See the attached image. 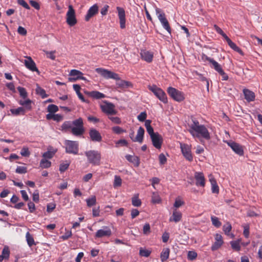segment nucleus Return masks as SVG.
Instances as JSON below:
<instances>
[{"label": "nucleus", "instance_id": "f257e3e1", "mask_svg": "<svg viewBox=\"0 0 262 262\" xmlns=\"http://www.w3.org/2000/svg\"><path fill=\"white\" fill-rule=\"evenodd\" d=\"M62 130L67 132L71 129V133L75 136H81L84 132V124L82 118H79L73 121H65L61 125Z\"/></svg>", "mask_w": 262, "mask_h": 262}, {"label": "nucleus", "instance_id": "f03ea898", "mask_svg": "<svg viewBox=\"0 0 262 262\" xmlns=\"http://www.w3.org/2000/svg\"><path fill=\"white\" fill-rule=\"evenodd\" d=\"M191 129L189 132L194 136L193 132L197 133L200 135L201 137H203L206 140H209L210 138L209 133L208 132L206 127L203 125H199V122L197 121H193V124L190 126Z\"/></svg>", "mask_w": 262, "mask_h": 262}, {"label": "nucleus", "instance_id": "7ed1b4c3", "mask_svg": "<svg viewBox=\"0 0 262 262\" xmlns=\"http://www.w3.org/2000/svg\"><path fill=\"white\" fill-rule=\"evenodd\" d=\"M90 163L94 165H99L100 164L101 154L98 151L89 150L85 152Z\"/></svg>", "mask_w": 262, "mask_h": 262}, {"label": "nucleus", "instance_id": "20e7f679", "mask_svg": "<svg viewBox=\"0 0 262 262\" xmlns=\"http://www.w3.org/2000/svg\"><path fill=\"white\" fill-rule=\"evenodd\" d=\"M148 89L160 101L164 103L167 102V98L166 94L161 89L157 87L156 85H149Z\"/></svg>", "mask_w": 262, "mask_h": 262}, {"label": "nucleus", "instance_id": "39448f33", "mask_svg": "<svg viewBox=\"0 0 262 262\" xmlns=\"http://www.w3.org/2000/svg\"><path fill=\"white\" fill-rule=\"evenodd\" d=\"M167 91L168 95L176 101L181 102L185 98L183 93L174 88L169 87Z\"/></svg>", "mask_w": 262, "mask_h": 262}, {"label": "nucleus", "instance_id": "423d86ee", "mask_svg": "<svg viewBox=\"0 0 262 262\" xmlns=\"http://www.w3.org/2000/svg\"><path fill=\"white\" fill-rule=\"evenodd\" d=\"M66 22L70 26H73L77 23L75 11L72 5L68 6V11L66 15Z\"/></svg>", "mask_w": 262, "mask_h": 262}, {"label": "nucleus", "instance_id": "0eeeda50", "mask_svg": "<svg viewBox=\"0 0 262 262\" xmlns=\"http://www.w3.org/2000/svg\"><path fill=\"white\" fill-rule=\"evenodd\" d=\"M66 152L68 154H72L74 155H77L78 152V146L79 144L78 142L66 140Z\"/></svg>", "mask_w": 262, "mask_h": 262}, {"label": "nucleus", "instance_id": "6e6552de", "mask_svg": "<svg viewBox=\"0 0 262 262\" xmlns=\"http://www.w3.org/2000/svg\"><path fill=\"white\" fill-rule=\"evenodd\" d=\"M96 71L106 79L111 78L116 80L120 79L118 74L103 68H97Z\"/></svg>", "mask_w": 262, "mask_h": 262}, {"label": "nucleus", "instance_id": "1a4fd4ad", "mask_svg": "<svg viewBox=\"0 0 262 262\" xmlns=\"http://www.w3.org/2000/svg\"><path fill=\"white\" fill-rule=\"evenodd\" d=\"M180 148L185 158L189 161H192L193 157L191 153V149L190 146L184 143H180Z\"/></svg>", "mask_w": 262, "mask_h": 262}, {"label": "nucleus", "instance_id": "9d476101", "mask_svg": "<svg viewBox=\"0 0 262 262\" xmlns=\"http://www.w3.org/2000/svg\"><path fill=\"white\" fill-rule=\"evenodd\" d=\"M83 73L77 70H72L70 72V76H76L75 77H69V81L71 82L75 81L78 79L86 80V78L82 76Z\"/></svg>", "mask_w": 262, "mask_h": 262}, {"label": "nucleus", "instance_id": "9b49d317", "mask_svg": "<svg viewBox=\"0 0 262 262\" xmlns=\"http://www.w3.org/2000/svg\"><path fill=\"white\" fill-rule=\"evenodd\" d=\"M112 234V231L110 228L107 226H104L103 229L98 230L96 234L95 237L101 238L104 236L109 237Z\"/></svg>", "mask_w": 262, "mask_h": 262}, {"label": "nucleus", "instance_id": "f8f14e48", "mask_svg": "<svg viewBox=\"0 0 262 262\" xmlns=\"http://www.w3.org/2000/svg\"><path fill=\"white\" fill-rule=\"evenodd\" d=\"M153 146L157 149L161 148L163 143V138L158 133L154 136L150 137Z\"/></svg>", "mask_w": 262, "mask_h": 262}, {"label": "nucleus", "instance_id": "ddd939ff", "mask_svg": "<svg viewBox=\"0 0 262 262\" xmlns=\"http://www.w3.org/2000/svg\"><path fill=\"white\" fill-rule=\"evenodd\" d=\"M105 103V105L101 106L103 112L108 115H116L117 112L114 109L115 105L110 102Z\"/></svg>", "mask_w": 262, "mask_h": 262}, {"label": "nucleus", "instance_id": "4468645a", "mask_svg": "<svg viewBox=\"0 0 262 262\" xmlns=\"http://www.w3.org/2000/svg\"><path fill=\"white\" fill-rule=\"evenodd\" d=\"M117 10L118 13L120 28L124 29L126 22L125 11L123 8L120 7H117Z\"/></svg>", "mask_w": 262, "mask_h": 262}, {"label": "nucleus", "instance_id": "2eb2a0df", "mask_svg": "<svg viewBox=\"0 0 262 262\" xmlns=\"http://www.w3.org/2000/svg\"><path fill=\"white\" fill-rule=\"evenodd\" d=\"M91 140L93 142H100L102 141V137L100 133L95 128H91L89 131Z\"/></svg>", "mask_w": 262, "mask_h": 262}, {"label": "nucleus", "instance_id": "dca6fc26", "mask_svg": "<svg viewBox=\"0 0 262 262\" xmlns=\"http://www.w3.org/2000/svg\"><path fill=\"white\" fill-rule=\"evenodd\" d=\"M227 144L237 155L239 156H243L244 155V150L242 146L239 144L233 141L228 142Z\"/></svg>", "mask_w": 262, "mask_h": 262}, {"label": "nucleus", "instance_id": "f3484780", "mask_svg": "<svg viewBox=\"0 0 262 262\" xmlns=\"http://www.w3.org/2000/svg\"><path fill=\"white\" fill-rule=\"evenodd\" d=\"M26 58L27 59L25 60L24 61L25 66L30 71L32 72H36L39 74V72L36 66L35 63L32 59L30 57L28 56L26 57Z\"/></svg>", "mask_w": 262, "mask_h": 262}, {"label": "nucleus", "instance_id": "a211bd4d", "mask_svg": "<svg viewBox=\"0 0 262 262\" xmlns=\"http://www.w3.org/2000/svg\"><path fill=\"white\" fill-rule=\"evenodd\" d=\"M194 178L196 180L195 185L198 186L204 187L205 185V179L204 174L200 172H195Z\"/></svg>", "mask_w": 262, "mask_h": 262}, {"label": "nucleus", "instance_id": "6ab92c4d", "mask_svg": "<svg viewBox=\"0 0 262 262\" xmlns=\"http://www.w3.org/2000/svg\"><path fill=\"white\" fill-rule=\"evenodd\" d=\"M98 13V6L95 4L90 8L85 16V20L88 21L90 18Z\"/></svg>", "mask_w": 262, "mask_h": 262}, {"label": "nucleus", "instance_id": "aec40b11", "mask_svg": "<svg viewBox=\"0 0 262 262\" xmlns=\"http://www.w3.org/2000/svg\"><path fill=\"white\" fill-rule=\"evenodd\" d=\"M215 242L211 246L212 251L217 250L223 244L222 236L219 234H216L215 236Z\"/></svg>", "mask_w": 262, "mask_h": 262}, {"label": "nucleus", "instance_id": "412c9836", "mask_svg": "<svg viewBox=\"0 0 262 262\" xmlns=\"http://www.w3.org/2000/svg\"><path fill=\"white\" fill-rule=\"evenodd\" d=\"M202 59L204 62L206 61H209V63L211 64L210 67L212 68H213L214 70L216 69L217 68H219V66H220V64L216 61H215L213 59L208 57L205 54H202Z\"/></svg>", "mask_w": 262, "mask_h": 262}, {"label": "nucleus", "instance_id": "4be33fe9", "mask_svg": "<svg viewBox=\"0 0 262 262\" xmlns=\"http://www.w3.org/2000/svg\"><path fill=\"white\" fill-rule=\"evenodd\" d=\"M243 93L245 99L248 102L253 101L255 100V95L253 92L249 90V89H244L243 90Z\"/></svg>", "mask_w": 262, "mask_h": 262}, {"label": "nucleus", "instance_id": "5701e85b", "mask_svg": "<svg viewBox=\"0 0 262 262\" xmlns=\"http://www.w3.org/2000/svg\"><path fill=\"white\" fill-rule=\"evenodd\" d=\"M142 59L148 62H150L153 58V54L146 50H142L140 53Z\"/></svg>", "mask_w": 262, "mask_h": 262}, {"label": "nucleus", "instance_id": "b1692460", "mask_svg": "<svg viewBox=\"0 0 262 262\" xmlns=\"http://www.w3.org/2000/svg\"><path fill=\"white\" fill-rule=\"evenodd\" d=\"M144 129L140 126L138 130L137 135L135 138L134 139H133V142H138L139 143H142L143 140V137L144 135Z\"/></svg>", "mask_w": 262, "mask_h": 262}, {"label": "nucleus", "instance_id": "393cba45", "mask_svg": "<svg viewBox=\"0 0 262 262\" xmlns=\"http://www.w3.org/2000/svg\"><path fill=\"white\" fill-rule=\"evenodd\" d=\"M182 216V213L175 209L173 211L172 216L169 219V221L174 222L176 223L179 222L181 220Z\"/></svg>", "mask_w": 262, "mask_h": 262}, {"label": "nucleus", "instance_id": "a878e982", "mask_svg": "<svg viewBox=\"0 0 262 262\" xmlns=\"http://www.w3.org/2000/svg\"><path fill=\"white\" fill-rule=\"evenodd\" d=\"M209 181L211 184V190L212 193H218L219 192V188L217 185L215 179L214 178V177L210 174L209 176Z\"/></svg>", "mask_w": 262, "mask_h": 262}, {"label": "nucleus", "instance_id": "bb28decb", "mask_svg": "<svg viewBox=\"0 0 262 262\" xmlns=\"http://www.w3.org/2000/svg\"><path fill=\"white\" fill-rule=\"evenodd\" d=\"M125 158L127 161L132 163L135 166H139L140 164V159L138 157L128 155L125 156Z\"/></svg>", "mask_w": 262, "mask_h": 262}, {"label": "nucleus", "instance_id": "cd10ccee", "mask_svg": "<svg viewBox=\"0 0 262 262\" xmlns=\"http://www.w3.org/2000/svg\"><path fill=\"white\" fill-rule=\"evenodd\" d=\"M85 93L88 94L91 97L97 99L103 98L105 97L104 94L98 91L88 92H85Z\"/></svg>", "mask_w": 262, "mask_h": 262}, {"label": "nucleus", "instance_id": "c85d7f7f", "mask_svg": "<svg viewBox=\"0 0 262 262\" xmlns=\"http://www.w3.org/2000/svg\"><path fill=\"white\" fill-rule=\"evenodd\" d=\"M10 249L8 246H5L1 254V261L3 259L8 260L10 256Z\"/></svg>", "mask_w": 262, "mask_h": 262}, {"label": "nucleus", "instance_id": "c756f323", "mask_svg": "<svg viewBox=\"0 0 262 262\" xmlns=\"http://www.w3.org/2000/svg\"><path fill=\"white\" fill-rule=\"evenodd\" d=\"M170 250L169 248H166L163 249L160 255L161 261H165L169 257Z\"/></svg>", "mask_w": 262, "mask_h": 262}, {"label": "nucleus", "instance_id": "7c9ffc66", "mask_svg": "<svg viewBox=\"0 0 262 262\" xmlns=\"http://www.w3.org/2000/svg\"><path fill=\"white\" fill-rule=\"evenodd\" d=\"M73 89L76 92L79 98L82 101V102H86V100L84 99L83 96L82 94L80 93V90L81 89L80 86L78 84H74L73 85Z\"/></svg>", "mask_w": 262, "mask_h": 262}, {"label": "nucleus", "instance_id": "2f4dec72", "mask_svg": "<svg viewBox=\"0 0 262 262\" xmlns=\"http://www.w3.org/2000/svg\"><path fill=\"white\" fill-rule=\"evenodd\" d=\"M19 104L22 106H24L26 109L30 110L31 109V103L32 101L29 99H27L25 100H20L19 101Z\"/></svg>", "mask_w": 262, "mask_h": 262}, {"label": "nucleus", "instance_id": "473e14b6", "mask_svg": "<svg viewBox=\"0 0 262 262\" xmlns=\"http://www.w3.org/2000/svg\"><path fill=\"white\" fill-rule=\"evenodd\" d=\"M10 111L13 115L15 116L24 115L26 112L25 109L23 107H19L16 109H11Z\"/></svg>", "mask_w": 262, "mask_h": 262}, {"label": "nucleus", "instance_id": "72a5a7b5", "mask_svg": "<svg viewBox=\"0 0 262 262\" xmlns=\"http://www.w3.org/2000/svg\"><path fill=\"white\" fill-rule=\"evenodd\" d=\"M132 205L135 207H139L141 205V201L139 199V194H135L132 199Z\"/></svg>", "mask_w": 262, "mask_h": 262}, {"label": "nucleus", "instance_id": "f704fd0d", "mask_svg": "<svg viewBox=\"0 0 262 262\" xmlns=\"http://www.w3.org/2000/svg\"><path fill=\"white\" fill-rule=\"evenodd\" d=\"M26 237L27 244L30 247H32L33 245H35L33 236L29 232H27Z\"/></svg>", "mask_w": 262, "mask_h": 262}, {"label": "nucleus", "instance_id": "c9c22d12", "mask_svg": "<svg viewBox=\"0 0 262 262\" xmlns=\"http://www.w3.org/2000/svg\"><path fill=\"white\" fill-rule=\"evenodd\" d=\"M36 93L37 94L40 95L42 98H46L48 96L47 94H46L45 90L40 87L38 85H37Z\"/></svg>", "mask_w": 262, "mask_h": 262}, {"label": "nucleus", "instance_id": "e433bc0d", "mask_svg": "<svg viewBox=\"0 0 262 262\" xmlns=\"http://www.w3.org/2000/svg\"><path fill=\"white\" fill-rule=\"evenodd\" d=\"M160 22L162 24L164 28H165L169 33H171V28L167 19L165 18L164 19L160 20Z\"/></svg>", "mask_w": 262, "mask_h": 262}, {"label": "nucleus", "instance_id": "4c0bfd02", "mask_svg": "<svg viewBox=\"0 0 262 262\" xmlns=\"http://www.w3.org/2000/svg\"><path fill=\"white\" fill-rule=\"evenodd\" d=\"M17 90L20 97H21L24 99H26L28 97V93L26 89L23 87L18 86L17 88Z\"/></svg>", "mask_w": 262, "mask_h": 262}, {"label": "nucleus", "instance_id": "58836bf2", "mask_svg": "<svg viewBox=\"0 0 262 262\" xmlns=\"http://www.w3.org/2000/svg\"><path fill=\"white\" fill-rule=\"evenodd\" d=\"M51 165V162L45 159H42L40 162V166L43 168H49Z\"/></svg>", "mask_w": 262, "mask_h": 262}, {"label": "nucleus", "instance_id": "ea45409f", "mask_svg": "<svg viewBox=\"0 0 262 262\" xmlns=\"http://www.w3.org/2000/svg\"><path fill=\"white\" fill-rule=\"evenodd\" d=\"M231 247L233 249L236 251H239L241 250V246L239 245V240L235 241H231L230 242Z\"/></svg>", "mask_w": 262, "mask_h": 262}, {"label": "nucleus", "instance_id": "a19ab883", "mask_svg": "<svg viewBox=\"0 0 262 262\" xmlns=\"http://www.w3.org/2000/svg\"><path fill=\"white\" fill-rule=\"evenodd\" d=\"M232 226L230 223H226L223 227V231L225 233L228 235H229V232L231 230Z\"/></svg>", "mask_w": 262, "mask_h": 262}, {"label": "nucleus", "instance_id": "79ce46f5", "mask_svg": "<svg viewBox=\"0 0 262 262\" xmlns=\"http://www.w3.org/2000/svg\"><path fill=\"white\" fill-rule=\"evenodd\" d=\"M116 84L118 87L121 88H127L131 85L129 82L125 80H121L117 82Z\"/></svg>", "mask_w": 262, "mask_h": 262}, {"label": "nucleus", "instance_id": "37998d69", "mask_svg": "<svg viewBox=\"0 0 262 262\" xmlns=\"http://www.w3.org/2000/svg\"><path fill=\"white\" fill-rule=\"evenodd\" d=\"M47 111L50 113H54L58 111V107L57 105L54 104H50L47 107Z\"/></svg>", "mask_w": 262, "mask_h": 262}, {"label": "nucleus", "instance_id": "c03bdc74", "mask_svg": "<svg viewBox=\"0 0 262 262\" xmlns=\"http://www.w3.org/2000/svg\"><path fill=\"white\" fill-rule=\"evenodd\" d=\"M87 205L89 207L94 206L96 203V199L95 196H93L92 198L86 199V200Z\"/></svg>", "mask_w": 262, "mask_h": 262}, {"label": "nucleus", "instance_id": "a18cd8bd", "mask_svg": "<svg viewBox=\"0 0 262 262\" xmlns=\"http://www.w3.org/2000/svg\"><path fill=\"white\" fill-rule=\"evenodd\" d=\"M212 224L216 227H220L222 223L219 221V219L216 216H211V217Z\"/></svg>", "mask_w": 262, "mask_h": 262}, {"label": "nucleus", "instance_id": "49530a36", "mask_svg": "<svg viewBox=\"0 0 262 262\" xmlns=\"http://www.w3.org/2000/svg\"><path fill=\"white\" fill-rule=\"evenodd\" d=\"M153 203H159L161 202L160 198L157 192H153L151 196Z\"/></svg>", "mask_w": 262, "mask_h": 262}, {"label": "nucleus", "instance_id": "de8ad7c7", "mask_svg": "<svg viewBox=\"0 0 262 262\" xmlns=\"http://www.w3.org/2000/svg\"><path fill=\"white\" fill-rule=\"evenodd\" d=\"M156 12L157 14H158V17L160 21L166 18L165 14L164 13L162 12V10L160 9L157 8L156 9Z\"/></svg>", "mask_w": 262, "mask_h": 262}, {"label": "nucleus", "instance_id": "09e8293b", "mask_svg": "<svg viewBox=\"0 0 262 262\" xmlns=\"http://www.w3.org/2000/svg\"><path fill=\"white\" fill-rule=\"evenodd\" d=\"M151 253V251L146 249H143L142 248H140L139 251V254L141 256H144L147 257H148Z\"/></svg>", "mask_w": 262, "mask_h": 262}, {"label": "nucleus", "instance_id": "8fccbe9b", "mask_svg": "<svg viewBox=\"0 0 262 262\" xmlns=\"http://www.w3.org/2000/svg\"><path fill=\"white\" fill-rule=\"evenodd\" d=\"M122 184V180L119 176H115L114 182V187H117L120 186Z\"/></svg>", "mask_w": 262, "mask_h": 262}, {"label": "nucleus", "instance_id": "3c124183", "mask_svg": "<svg viewBox=\"0 0 262 262\" xmlns=\"http://www.w3.org/2000/svg\"><path fill=\"white\" fill-rule=\"evenodd\" d=\"M197 257V253L195 251H190L188 253L187 257L188 259L190 260H193L195 259Z\"/></svg>", "mask_w": 262, "mask_h": 262}, {"label": "nucleus", "instance_id": "603ef678", "mask_svg": "<svg viewBox=\"0 0 262 262\" xmlns=\"http://www.w3.org/2000/svg\"><path fill=\"white\" fill-rule=\"evenodd\" d=\"M143 232L145 235H148L150 233V227L149 224L147 223L144 225Z\"/></svg>", "mask_w": 262, "mask_h": 262}, {"label": "nucleus", "instance_id": "864d4df0", "mask_svg": "<svg viewBox=\"0 0 262 262\" xmlns=\"http://www.w3.org/2000/svg\"><path fill=\"white\" fill-rule=\"evenodd\" d=\"M15 171L17 173H25L27 172V167L25 166H18L16 168Z\"/></svg>", "mask_w": 262, "mask_h": 262}, {"label": "nucleus", "instance_id": "5fc2aeb1", "mask_svg": "<svg viewBox=\"0 0 262 262\" xmlns=\"http://www.w3.org/2000/svg\"><path fill=\"white\" fill-rule=\"evenodd\" d=\"M70 165V163H61L59 167V171L60 172H63L65 171L68 168Z\"/></svg>", "mask_w": 262, "mask_h": 262}, {"label": "nucleus", "instance_id": "6e6d98bb", "mask_svg": "<svg viewBox=\"0 0 262 262\" xmlns=\"http://www.w3.org/2000/svg\"><path fill=\"white\" fill-rule=\"evenodd\" d=\"M147 114L145 112H141L137 117L138 119L141 121L143 122L146 120Z\"/></svg>", "mask_w": 262, "mask_h": 262}, {"label": "nucleus", "instance_id": "4d7b16f0", "mask_svg": "<svg viewBox=\"0 0 262 262\" xmlns=\"http://www.w3.org/2000/svg\"><path fill=\"white\" fill-rule=\"evenodd\" d=\"M159 160L161 165H164L166 163L167 159L163 154H161L159 156Z\"/></svg>", "mask_w": 262, "mask_h": 262}, {"label": "nucleus", "instance_id": "13d9d810", "mask_svg": "<svg viewBox=\"0 0 262 262\" xmlns=\"http://www.w3.org/2000/svg\"><path fill=\"white\" fill-rule=\"evenodd\" d=\"M54 154L53 152L47 151L43 153L42 157H43V159H51L53 157Z\"/></svg>", "mask_w": 262, "mask_h": 262}, {"label": "nucleus", "instance_id": "bf43d9fd", "mask_svg": "<svg viewBox=\"0 0 262 262\" xmlns=\"http://www.w3.org/2000/svg\"><path fill=\"white\" fill-rule=\"evenodd\" d=\"M113 130L114 133L117 134H121L123 132H125V130L123 129L121 127L119 126H115L112 128Z\"/></svg>", "mask_w": 262, "mask_h": 262}, {"label": "nucleus", "instance_id": "052dcab7", "mask_svg": "<svg viewBox=\"0 0 262 262\" xmlns=\"http://www.w3.org/2000/svg\"><path fill=\"white\" fill-rule=\"evenodd\" d=\"M56 204L54 203H50L47 205V211L48 212H51L55 208Z\"/></svg>", "mask_w": 262, "mask_h": 262}, {"label": "nucleus", "instance_id": "680f3d73", "mask_svg": "<svg viewBox=\"0 0 262 262\" xmlns=\"http://www.w3.org/2000/svg\"><path fill=\"white\" fill-rule=\"evenodd\" d=\"M17 3L27 9H30V6L24 0H17Z\"/></svg>", "mask_w": 262, "mask_h": 262}, {"label": "nucleus", "instance_id": "e2e57ef3", "mask_svg": "<svg viewBox=\"0 0 262 262\" xmlns=\"http://www.w3.org/2000/svg\"><path fill=\"white\" fill-rule=\"evenodd\" d=\"M18 33L21 35L25 36L27 34V30L24 27L19 26L17 29Z\"/></svg>", "mask_w": 262, "mask_h": 262}, {"label": "nucleus", "instance_id": "0e129e2a", "mask_svg": "<svg viewBox=\"0 0 262 262\" xmlns=\"http://www.w3.org/2000/svg\"><path fill=\"white\" fill-rule=\"evenodd\" d=\"M20 154L23 156H25V157H29L30 154L28 148L27 147L26 148L24 147L22 149V150L20 152Z\"/></svg>", "mask_w": 262, "mask_h": 262}, {"label": "nucleus", "instance_id": "69168bd1", "mask_svg": "<svg viewBox=\"0 0 262 262\" xmlns=\"http://www.w3.org/2000/svg\"><path fill=\"white\" fill-rule=\"evenodd\" d=\"M184 204V202L179 199H176L175 202L173 204V206L176 208H179L180 206L183 205Z\"/></svg>", "mask_w": 262, "mask_h": 262}, {"label": "nucleus", "instance_id": "338daca9", "mask_svg": "<svg viewBox=\"0 0 262 262\" xmlns=\"http://www.w3.org/2000/svg\"><path fill=\"white\" fill-rule=\"evenodd\" d=\"M139 214V211L137 209H133L131 210L132 219H135Z\"/></svg>", "mask_w": 262, "mask_h": 262}, {"label": "nucleus", "instance_id": "774afa93", "mask_svg": "<svg viewBox=\"0 0 262 262\" xmlns=\"http://www.w3.org/2000/svg\"><path fill=\"white\" fill-rule=\"evenodd\" d=\"M109 119L116 124H120L121 122L120 119L118 117H110Z\"/></svg>", "mask_w": 262, "mask_h": 262}]
</instances>
